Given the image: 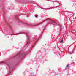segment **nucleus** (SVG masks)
Instances as JSON below:
<instances>
[{
	"mask_svg": "<svg viewBox=\"0 0 76 76\" xmlns=\"http://www.w3.org/2000/svg\"><path fill=\"white\" fill-rule=\"evenodd\" d=\"M3 64H6L8 65L9 67L10 73V72H12V70L10 71V70H11V69H13L14 68V67H13L12 65L11 64H8V62H6V61L0 62V65H2Z\"/></svg>",
	"mask_w": 76,
	"mask_h": 76,
	"instance_id": "1",
	"label": "nucleus"
},
{
	"mask_svg": "<svg viewBox=\"0 0 76 76\" xmlns=\"http://www.w3.org/2000/svg\"><path fill=\"white\" fill-rule=\"evenodd\" d=\"M27 53H24L22 54V56L20 55V54H18L15 56V57H19L22 60V58L24 56H25L26 55Z\"/></svg>",
	"mask_w": 76,
	"mask_h": 76,
	"instance_id": "2",
	"label": "nucleus"
},
{
	"mask_svg": "<svg viewBox=\"0 0 76 76\" xmlns=\"http://www.w3.org/2000/svg\"><path fill=\"white\" fill-rule=\"evenodd\" d=\"M22 33L24 34H26L28 38V41L27 42V44L26 45V46H27V45H29V34L26 32ZM18 34H21V33H19Z\"/></svg>",
	"mask_w": 76,
	"mask_h": 76,
	"instance_id": "3",
	"label": "nucleus"
},
{
	"mask_svg": "<svg viewBox=\"0 0 76 76\" xmlns=\"http://www.w3.org/2000/svg\"><path fill=\"white\" fill-rule=\"evenodd\" d=\"M46 20H49V23H53V25H54V26H56V25H57V23H56V22H55L54 21L52 20H51L50 19H49V18H47V19H46L45 21H46Z\"/></svg>",
	"mask_w": 76,
	"mask_h": 76,
	"instance_id": "4",
	"label": "nucleus"
},
{
	"mask_svg": "<svg viewBox=\"0 0 76 76\" xmlns=\"http://www.w3.org/2000/svg\"><path fill=\"white\" fill-rule=\"evenodd\" d=\"M73 53V50L72 52H69L68 53L69 54H72V53Z\"/></svg>",
	"mask_w": 76,
	"mask_h": 76,
	"instance_id": "5",
	"label": "nucleus"
},
{
	"mask_svg": "<svg viewBox=\"0 0 76 76\" xmlns=\"http://www.w3.org/2000/svg\"><path fill=\"white\" fill-rule=\"evenodd\" d=\"M38 39H39V37L38 38V39H37L36 40H35L36 42H37L38 40Z\"/></svg>",
	"mask_w": 76,
	"mask_h": 76,
	"instance_id": "6",
	"label": "nucleus"
},
{
	"mask_svg": "<svg viewBox=\"0 0 76 76\" xmlns=\"http://www.w3.org/2000/svg\"><path fill=\"white\" fill-rule=\"evenodd\" d=\"M69 64L67 65L66 66V68L65 69L66 70V69H67V68L68 67H69Z\"/></svg>",
	"mask_w": 76,
	"mask_h": 76,
	"instance_id": "7",
	"label": "nucleus"
},
{
	"mask_svg": "<svg viewBox=\"0 0 76 76\" xmlns=\"http://www.w3.org/2000/svg\"><path fill=\"white\" fill-rule=\"evenodd\" d=\"M34 16H35V18H37V16H38V15H37V14L34 15Z\"/></svg>",
	"mask_w": 76,
	"mask_h": 76,
	"instance_id": "8",
	"label": "nucleus"
},
{
	"mask_svg": "<svg viewBox=\"0 0 76 76\" xmlns=\"http://www.w3.org/2000/svg\"><path fill=\"white\" fill-rule=\"evenodd\" d=\"M63 40H62L60 42V43H61V42H63Z\"/></svg>",
	"mask_w": 76,
	"mask_h": 76,
	"instance_id": "9",
	"label": "nucleus"
},
{
	"mask_svg": "<svg viewBox=\"0 0 76 76\" xmlns=\"http://www.w3.org/2000/svg\"><path fill=\"white\" fill-rule=\"evenodd\" d=\"M30 75L31 76H33V74H31Z\"/></svg>",
	"mask_w": 76,
	"mask_h": 76,
	"instance_id": "10",
	"label": "nucleus"
},
{
	"mask_svg": "<svg viewBox=\"0 0 76 76\" xmlns=\"http://www.w3.org/2000/svg\"><path fill=\"white\" fill-rule=\"evenodd\" d=\"M15 18H16V19H17V20H18V19H18V18H17V17H16Z\"/></svg>",
	"mask_w": 76,
	"mask_h": 76,
	"instance_id": "11",
	"label": "nucleus"
},
{
	"mask_svg": "<svg viewBox=\"0 0 76 76\" xmlns=\"http://www.w3.org/2000/svg\"><path fill=\"white\" fill-rule=\"evenodd\" d=\"M35 45H34L32 47V48H33V47H34V46Z\"/></svg>",
	"mask_w": 76,
	"mask_h": 76,
	"instance_id": "12",
	"label": "nucleus"
},
{
	"mask_svg": "<svg viewBox=\"0 0 76 76\" xmlns=\"http://www.w3.org/2000/svg\"><path fill=\"white\" fill-rule=\"evenodd\" d=\"M36 7H38V5H36V6H35Z\"/></svg>",
	"mask_w": 76,
	"mask_h": 76,
	"instance_id": "13",
	"label": "nucleus"
},
{
	"mask_svg": "<svg viewBox=\"0 0 76 76\" xmlns=\"http://www.w3.org/2000/svg\"><path fill=\"white\" fill-rule=\"evenodd\" d=\"M35 38H34V40H35Z\"/></svg>",
	"mask_w": 76,
	"mask_h": 76,
	"instance_id": "14",
	"label": "nucleus"
},
{
	"mask_svg": "<svg viewBox=\"0 0 76 76\" xmlns=\"http://www.w3.org/2000/svg\"><path fill=\"white\" fill-rule=\"evenodd\" d=\"M75 48H74V49H73V51H74L75 50Z\"/></svg>",
	"mask_w": 76,
	"mask_h": 76,
	"instance_id": "15",
	"label": "nucleus"
},
{
	"mask_svg": "<svg viewBox=\"0 0 76 76\" xmlns=\"http://www.w3.org/2000/svg\"><path fill=\"white\" fill-rule=\"evenodd\" d=\"M7 27H9V26H7Z\"/></svg>",
	"mask_w": 76,
	"mask_h": 76,
	"instance_id": "16",
	"label": "nucleus"
},
{
	"mask_svg": "<svg viewBox=\"0 0 76 76\" xmlns=\"http://www.w3.org/2000/svg\"><path fill=\"white\" fill-rule=\"evenodd\" d=\"M59 5H60V3H59Z\"/></svg>",
	"mask_w": 76,
	"mask_h": 76,
	"instance_id": "17",
	"label": "nucleus"
},
{
	"mask_svg": "<svg viewBox=\"0 0 76 76\" xmlns=\"http://www.w3.org/2000/svg\"><path fill=\"white\" fill-rule=\"evenodd\" d=\"M11 35H13V34H11Z\"/></svg>",
	"mask_w": 76,
	"mask_h": 76,
	"instance_id": "18",
	"label": "nucleus"
},
{
	"mask_svg": "<svg viewBox=\"0 0 76 76\" xmlns=\"http://www.w3.org/2000/svg\"><path fill=\"white\" fill-rule=\"evenodd\" d=\"M42 23L41 22V23Z\"/></svg>",
	"mask_w": 76,
	"mask_h": 76,
	"instance_id": "19",
	"label": "nucleus"
},
{
	"mask_svg": "<svg viewBox=\"0 0 76 76\" xmlns=\"http://www.w3.org/2000/svg\"><path fill=\"white\" fill-rule=\"evenodd\" d=\"M20 1H22L21 0H20Z\"/></svg>",
	"mask_w": 76,
	"mask_h": 76,
	"instance_id": "20",
	"label": "nucleus"
},
{
	"mask_svg": "<svg viewBox=\"0 0 76 76\" xmlns=\"http://www.w3.org/2000/svg\"><path fill=\"white\" fill-rule=\"evenodd\" d=\"M49 9H51V8H49Z\"/></svg>",
	"mask_w": 76,
	"mask_h": 76,
	"instance_id": "21",
	"label": "nucleus"
},
{
	"mask_svg": "<svg viewBox=\"0 0 76 76\" xmlns=\"http://www.w3.org/2000/svg\"><path fill=\"white\" fill-rule=\"evenodd\" d=\"M36 26H37V25H36Z\"/></svg>",
	"mask_w": 76,
	"mask_h": 76,
	"instance_id": "22",
	"label": "nucleus"
},
{
	"mask_svg": "<svg viewBox=\"0 0 76 76\" xmlns=\"http://www.w3.org/2000/svg\"><path fill=\"white\" fill-rule=\"evenodd\" d=\"M48 0V1H49V0Z\"/></svg>",
	"mask_w": 76,
	"mask_h": 76,
	"instance_id": "23",
	"label": "nucleus"
},
{
	"mask_svg": "<svg viewBox=\"0 0 76 76\" xmlns=\"http://www.w3.org/2000/svg\"><path fill=\"white\" fill-rule=\"evenodd\" d=\"M35 44V43H34Z\"/></svg>",
	"mask_w": 76,
	"mask_h": 76,
	"instance_id": "24",
	"label": "nucleus"
},
{
	"mask_svg": "<svg viewBox=\"0 0 76 76\" xmlns=\"http://www.w3.org/2000/svg\"><path fill=\"white\" fill-rule=\"evenodd\" d=\"M76 42V41H75V42Z\"/></svg>",
	"mask_w": 76,
	"mask_h": 76,
	"instance_id": "25",
	"label": "nucleus"
},
{
	"mask_svg": "<svg viewBox=\"0 0 76 76\" xmlns=\"http://www.w3.org/2000/svg\"><path fill=\"white\" fill-rule=\"evenodd\" d=\"M38 25L37 24V26Z\"/></svg>",
	"mask_w": 76,
	"mask_h": 76,
	"instance_id": "26",
	"label": "nucleus"
}]
</instances>
